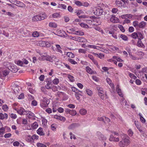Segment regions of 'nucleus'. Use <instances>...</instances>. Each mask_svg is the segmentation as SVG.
I'll list each match as a JSON object with an SVG mask.
<instances>
[{
  "label": "nucleus",
  "instance_id": "nucleus-60",
  "mask_svg": "<svg viewBox=\"0 0 147 147\" xmlns=\"http://www.w3.org/2000/svg\"><path fill=\"white\" fill-rule=\"evenodd\" d=\"M58 119H59L60 120L63 121H65L66 120V119L65 117L63 116H59Z\"/></svg>",
  "mask_w": 147,
  "mask_h": 147
},
{
  "label": "nucleus",
  "instance_id": "nucleus-47",
  "mask_svg": "<svg viewBox=\"0 0 147 147\" xmlns=\"http://www.w3.org/2000/svg\"><path fill=\"white\" fill-rule=\"evenodd\" d=\"M32 36L34 37H38L39 36V34L37 32H34L32 33Z\"/></svg>",
  "mask_w": 147,
  "mask_h": 147
},
{
  "label": "nucleus",
  "instance_id": "nucleus-12",
  "mask_svg": "<svg viewBox=\"0 0 147 147\" xmlns=\"http://www.w3.org/2000/svg\"><path fill=\"white\" fill-rule=\"evenodd\" d=\"M110 21L113 23H116L119 22V20L118 18L115 17V16H112V17L111 18Z\"/></svg>",
  "mask_w": 147,
  "mask_h": 147
},
{
  "label": "nucleus",
  "instance_id": "nucleus-32",
  "mask_svg": "<svg viewBox=\"0 0 147 147\" xmlns=\"http://www.w3.org/2000/svg\"><path fill=\"white\" fill-rule=\"evenodd\" d=\"M139 115L140 117V121L143 123H144L146 122L145 119L142 116L141 113H139L138 114Z\"/></svg>",
  "mask_w": 147,
  "mask_h": 147
},
{
  "label": "nucleus",
  "instance_id": "nucleus-17",
  "mask_svg": "<svg viewBox=\"0 0 147 147\" xmlns=\"http://www.w3.org/2000/svg\"><path fill=\"white\" fill-rule=\"evenodd\" d=\"M116 89L119 95L121 97H122L123 96V95L121 92V89L119 88L118 85L117 86Z\"/></svg>",
  "mask_w": 147,
  "mask_h": 147
},
{
  "label": "nucleus",
  "instance_id": "nucleus-15",
  "mask_svg": "<svg viewBox=\"0 0 147 147\" xmlns=\"http://www.w3.org/2000/svg\"><path fill=\"white\" fill-rule=\"evenodd\" d=\"M37 133L40 136H44L45 134L43 131L42 128H39L37 131Z\"/></svg>",
  "mask_w": 147,
  "mask_h": 147
},
{
  "label": "nucleus",
  "instance_id": "nucleus-37",
  "mask_svg": "<svg viewBox=\"0 0 147 147\" xmlns=\"http://www.w3.org/2000/svg\"><path fill=\"white\" fill-rule=\"evenodd\" d=\"M38 126V125L37 122H35L34 123H33L32 125V127L33 129L36 128Z\"/></svg>",
  "mask_w": 147,
  "mask_h": 147
},
{
  "label": "nucleus",
  "instance_id": "nucleus-55",
  "mask_svg": "<svg viewBox=\"0 0 147 147\" xmlns=\"http://www.w3.org/2000/svg\"><path fill=\"white\" fill-rule=\"evenodd\" d=\"M16 63L18 65L20 66H22V65L23 64V62L20 60L17 61Z\"/></svg>",
  "mask_w": 147,
  "mask_h": 147
},
{
  "label": "nucleus",
  "instance_id": "nucleus-9",
  "mask_svg": "<svg viewBox=\"0 0 147 147\" xmlns=\"http://www.w3.org/2000/svg\"><path fill=\"white\" fill-rule=\"evenodd\" d=\"M103 10L100 8H96L94 13L97 16H99L102 15L103 13Z\"/></svg>",
  "mask_w": 147,
  "mask_h": 147
},
{
  "label": "nucleus",
  "instance_id": "nucleus-45",
  "mask_svg": "<svg viewBox=\"0 0 147 147\" xmlns=\"http://www.w3.org/2000/svg\"><path fill=\"white\" fill-rule=\"evenodd\" d=\"M80 25L82 27L84 28H89L88 26L87 25L85 24L81 23L80 24Z\"/></svg>",
  "mask_w": 147,
  "mask_h": 147
},
{
  "label": "nucleus",
  "instance_id": "nucleus-46",
  "mask_svg": "<svg viewBox=\"0 0 147 147\" xmlns=\"http://www.w3.org/2000/svg\"><path fill=\"white\" fill-rule=\"evenodd\" d=\"M68 61H69L72 64H77V63L74 61L73 59H68Z\"/></svg>",
  "mask_w": 147,
  "mask_h": 147
},
{
  "label": "nucleus",
  "instance_id": "nucleus-4",
  "mask_svg": "<svg viewBox=\"0 0 147 147\" xmlns=\"http://www.w3.org/2000/svg\"><path fill=\"white\" fill-rule=\"evenodd\" d=\"M49 101L46 98H44L41 101L40 106L42 107H46L49 103Z\"/></svg>",
  "mask_w": 147,
  "mask_h": 147
},
{
  "label": "nucleus",
  "instance_id": "nucleus-18",
  "mask_svg": "<svg viewBox=\"0 0 147 147\" xmlns=\"http://www.w3.org/2000/svg\"><path fill=\"white\" fill-rule=\"evenodd\" d=\"M14 109L16 110L18 113L20 115L23 114L24 111L25 110V109L22 107H20V109L18 110H17L16 108H14Z\"/></svg>",
  "mask_w": 147,
  "mask_h": 147
},
{
  "label": "nucleus",
  "instance_id": "nucleus-10",
  "mask_svg": "<svg viewBox=\"0 0 147 147\" xmlns=\"http://www.w3.org/2000/svg\"><path fill=\"white\" fill-rule=\"evenodd\" d=\"M45 41H36L35 42V44L41 47H45Z\"/></svg>",
  "mask_w": 147,
  "mask_h": 147
},
{
  "label": "nucleus",
  "instance_id": "nucleus-42",
  "mask_svg": "<svg viewBox=\"0 0 147 147\" xmlns=\"http://www.w3.org/2000/svg\"><path fill=\"white\" fill-rule=\"evenodd\" d=\"M128 53L130 55V57L132 60H136L137 59H138L136 57L134 56L133 55H130V53L129 52H128Z\"/></svg>",
  "mask_w": 147,
  "mask_h": 147
},
{
  "label": "nucleus",
  "instance_id": "nucleus-3",
  "mask_svg": "<svg viewBox=\"0 0 147 147\" xmlns=\"http://www.w3.org/2000/svg\"><path fill=\"white\" fill-rule=\"evenodd\" d=\"M9 2L12 4L21 7H23L24 5V4L22 2L16 0H9Z\"/></svg>",
  "mask_w": 147,
  "mask_h": 147
},
{
  "label": "nucleus",
  "instance_id": "nucleus-44",
  "mask_svg": "<svg viewBox=\"0 0 147 147\" xmlns=\"http://www.w3.org/2000/svg\"><path fill=\"white\" fill-rule=\"evenodd\" d=\"M37 146L38 147H47L45 145L40 143H37Z\"/></svg>",
  "mask_w": 147,
  "mask_h": 147
},
{
  "label": "nucleus",
  "instance_id": "nucleus-5",
  "mask_svg": "<svg viewBox=\"0 0 147 147\" xmlns=\"http://www.w3.org/2000/svg\"><path fill=\"white\" fill-rule=\"evenodd\" d=\"M97 89L98 90V94L102 100L104 99V92L103 90V88L100 87H97Z\"/></svg>",
  "mask_w": 147,
  "mask_h": 147
},
{
  "label": "nucleus",
  "instance_id": "nucleus-51",
  "mask_svg": "<svg viewBox=\"0 0 147 147\" xmlns=\"http://www.w3.org/2000/svg\"><path fill=\"white\" fill-rule=\"evenodd\" d=\"M128 134L129 136H131L133 135V132L132 130L130 129L128 131Z\"/></svg>",
  "mask_w": 147,
  "mask_h": 147
},
{
  "label": "nucleus",
  "instance_id": "nucleus-53",
  "mask_svg": "<svg viewBox=\"0 0 147 147\" xmlns=\"http://www.w3.org/2000/svg\"><path fill=\"white\" fill-rule=\"evenodd\" d=\"M133 25L135 27L138 26V22L137 21H134L133 23Z\"/></svg>",
  "mask_w": 147,
  "mask_h": 147
},
{
  "label": "nucleus",
  "instance_id": "nucleus-2",
  "mask_svg": "<svg viewBox=\"0 0 147 147\" xmlns=\"http://www.w3.org/2000/svg\"><path fill=\"white\" fill-rule=\"evenodd\" d=\"M114 134V135H111L110 136L109 139V141L114 142H118L119 141V138L116 137V136L119 135V134L116 132H114L113 133Z\"/></svg>",
  "mask_w": 147,
  "mask_h": 147
},
{
  "label": "nucleus",
  "instance_id": "nucleus-52",
  "mask_svg": "<svg viewBox=\"0 0 147 147\" xmlns=\"http://www.w3.org/2000/svg\"><path fill=\"white\" fill-rule=\"evenodd\" d=\"M118 27L119 29L122 32H125V30H124L123 27L122 25H119Z\"/></svg>",
  "mask_w": 147,
  "mask_h": 147
},
{
  "label": "nucleus",
  "instance_id": "nucleus-7",
  "mask_svg": "<svg viewBox=\"0 0 147 147\" xmlns=\"http://www.w3.org/2000/svg\"><path fill=\"white\" fill-rule=\"evenodd\" d=\"M53 62L54 61L55 62V65L57 66V67H60L61 66L60 64V61L59 60L58 58L56 57L55 56H52Z\"/></svg>",
  "mask_w": 147,
  "mask_h": 147
},
{
  "label": "nucleus",
  "instance_id": "nucleus-16",
  "mask_svg": "<svg viewBox=\"0 0 147 147\" xmlns=\"http://www.w3.org/2000/svg\"><path fill=\"white\" fill-rule=\"evenodd\" d=\"M121 18L123 19H127L128 18H130L132 17V15L131 14H127L123 15L121 16Z\"/></svg>",
  "mask_w": 147,
  "mask_h": 147
},
{
  "label": "nucleus",
  "instance_id": "nucleus-50",
  "mask_svg": "<svg viewBox=\"0 0 147 147\" xmlns=\"http://www.w3.org/2000/svg\"><path fill=\"white\" fill-rule=\"evenodd\" d=\"M70 114L72 115H75L76 114V112L74 110H71Z\"/></svg>",
  "mask_w": 147,
  "mask_h": 147
},
{
  "label": "nucleus",
  "instance_id": "nucleus-54",
  "mask_svg": "<svg viewBox=\"0 0 147 147\" xmlns=\"http://www.w3.org/2000/svg\"><path fill=\"white\" fill-rule=\"evenodd\" d=\"M51 86L52 84L51 83H48L45 86L46 88L48 89H50Z\"/></svg>",
  "mask_w": 147,
  "mask_h": 147
},
{
  "label": "nucleus",
  "instance_id": "nucleus-1",
  "mask_svg": "<svg viewBox=\"0 0 147 147\" xmlns=\"http://www.w3.org/2000/svg\"><path fill=\"white\" fill-rule=\"evenodd\" d=\"M129 138V137L127 135L125 134L122 141L119 142V145L121 147L128 146L130 143Z\"/></svg>",
  "mask_w": 147,
  "mask_h": 147
},
{
  "label": "nucleus",
  "instance_id": "nucleus-56",
  "mask_svg": "<svg viewBox=\"0 0 147 147\" xmlns=\"http://www.w3.org/2000/svg\"><path fill=\"white\" fill-rule=\"evenodd\" d=\"M86 47L90 48H93L94 49H97L96 46L94 45H87Z\"/></svg>",
  "mask_w": 147,
  "mask_h": 147
},
{
  "label": "nucleus",
  "instance_id": "nucleus-48",
  "mask_svg": "<svg viewBox=\"0 0 147 147\" xmlns=\"http://www.w3.org/2000/svg\"><path fill=\"white\" fill-rule=\"evenodd\" d=\"M68 38L70 39H72L74 40H75L76 41L77 40V39H78V36H75V37H72L71 36H68Z\"/></svg>",
  "mask_w": 147,
  "mask_h": 147
},
{
  "label": "nucleus",
  "instance_id": "nucleus-63",
  "mask_svg": "<svg viewBox=\"0 0 147 147\" xmlns=\"http://www.w3.org/2000/svg\"><path fill=\"white\" fill-rule=\"evenodd\" d=\"M37 102L35 100L32 101V105L34 106H36L37 105Z\"/></svg>",
  "mask_w": 147,
  "mask_h": 147
},
{
  "label": "nucleus",
  "instance_id": "nucleus-22",
  "mask_svg": "<svg viewBox=\"0 0 147 147\" xmlns=\"http://www.w3.org/2000/svg\"><path fill=\"white\" fill-rule=\"evenodd\" d=\"M29 138L30 139V141H32L34 139H38V136L36 135H34L32 137L30 136H29Z\"/></svg>",
  "mask_w": 147,
  "mask_h": 147
},
{
  "label": "nucleus",
  "instance_id": "nucleus-26",
  "mask_svg": "<svg viewBox=\"0 0 147 147\" xmlns=\"http://www.w3.org/2000/svg\"><path fill=\"white\" fill-rule=\"evenodd\" d=\"M137 46L139 47H143L144 45L142 43L141 39H139L137 43Z\"/></svg>",
  "mask_w": 147,
  "mask_h": 147
},
{
  "label": "nucleus",
  "instance_id": "nucleus-35",
  "mask_svg": "<svg viewBox=\"0 0 147 147\" xmlns=\"http://www.w3.org/2000/svg\"><path fill=\"white\" fill-rule=\"evenodd\" d=\"M74 34H75L78 35H83L84 34V33L80 31H78L76 32L75 33H74Z\"/></svg>",
  "mask_w": 147,
  "mask_h": 147
},
{
  "label": "nucleus",
  "instance_id": "nucleus-59",
  "mask_svg": "<svg viewBox=\"0 0 147 147\" xmlns=\"http://www.w3.org/2000/svg\"><path fill=\"white\" fill-rule=\"evenodd\" d=\"M2 108L4 111H6L8 109V107L6 105H3Z\"/></svg>",
  "mask_w": 147,
  "mask_h": 147
},
{
  "label": "nucleus",
  "instance_id": "nucleus-30",
  "mask_svg": "<svg viewBox=\"0 0 147 147\" xmlns=\"http://www.w3.org/2000/svg\"><path fill=\"white\" fill-rule=\"evenodd\" d=\"M39 17L40 18V21L44 20L45 19L46 17V15L45 14H42L39 15Z\"/></svg>",
  "mask_w": 147,
  "mask_h": 147
},
{
  "label": "nucleus",
  "instance_id": "nucleus-24",
  "mask_svg": "<svg viewBox=\"0 0 147 147\" xmlns=\"http://www.w3.org/2000/svg\"><path fill=\"white\" fill-rule=\"evenodd\" d=\"M56 46L57 49H56V51L57 52L59 53H62V51L61 49V48L60 46L59 45H56Z\"/></svg>",
  "mask_w": 147,
  "mask_h": 147
},
{
  "label": "nucleus",
  "instance_id": "nucleus-23",
  "mask_svg": "<svg viewBox=\"0 0 147 147\" xmlns=\"http://www.w3.org/2000/svg\"><path fill=\"white\" fill-rule=\"evenodd\" d=\"M78 124L76 123H73L69 125L68 128L69 129H73L78 126Z\"/></svg>",
  "mask_w": 147,
  "mask_h": 147
},
{
  "label": "nucleus",
  "instance_id": "nucleus-28",
  "mask_svg": "<svg viewBox=\"0 0 147 147\" xmlns=\"http://www.w3.org/2000/svg\"><path fill=\"white\" fill-rule=\"evenodd\" d=\"M49 26L52 28H56L57 27V25L55 22H51L49 23Z\"/></svg>",
  "mask_w": 147,
  "mask_h": 147
},
{
  "label": "nucleus",
  "instance_id": "nucleus-13",
  "mask_svg": "<svg viewBox=\"0 0 147 147\" xmlns=\"http://www.w3.org/2000/svg\"><path fill=\"white\" fill-rule=\"evenodd\" d=\"M39 15H37L33 17L32 19V20L33 22H36L40 21V18Z\"/></svg>",
  "mask_w": 147,
  "mask_h": 147
},
{
  "label": "nucleus",
  "instance_id": "nucleus-21",
  "mask_svg": "<svg viewBox=\"0 0 147 147\" xmlns=\"http://www.w3.org/2000/svg\"><path fill=\"white\" fill-rule=\"evenodd\" d=\"M146 25V22H144L142 21L139 23L138 27L140 28H143L145 27Z\"/></svg>",
  "mask_w": 147,
  "mask_h": 147
},
{
  "label": "nucleus",
  "instance_id": "nucleus-11",
  "mask_svg": "<svg viewBox=\"0 0 147 147\" xmlns=\"http://www.w3.org/2000/svg\"><path fill=\"white\" fill-rule=\"evenodd\" d=\"M97 134L100 140H105L106 138L100 132H97Z\"/></svg>",
  "mask_w": 147,
  "mask_h": 147
},
{
  "label": "nucleus",
  "instance_id": "nucleus-64",
  "mask_svg": "<svg viewBox=\"0 0 147 147\" xmlns=\"http://www.w3.org/2000/svg\"><path fill=\"white\" fill-rule=\"evenodd\" d=\"M141 72H142L143 73H147V67L144 68L142 69V71H140V73Z\"/></svg>",
  "mask_w": 147,
  "mask_h": 147
},
{
  "label": "nucleus",
  "instance_id": "nucleus-36",
  "mask_svg": "<svg viewBox=\"0 0 147 147\" xmlns=\"http://www.w3.org/2000/svg\"><path fill=\"white\" fill-rule=\"evenodd\" d=\"M71 89L73 91L75 92V93H76L77 94H78V93H79V92H81V91H79L76 88H75L74 87H72Z\"/></svg>",
  "mask_w": 147,
  "mask_h": 147
},
{
  "label": "nucleus",
  "instance_id": "nucleus-62",
  "mask_svg": "<svg viewBox=\"0 0 147 147\" xmlns=\"http://www.w3.org/2000/svg\"><path fill=\"white\" fill-rule=\"evenodd\" d=\"M129 76L131 78H133L134 79L136 78V77L133 74L131 73H129Z\"/></svg>",
  "mask_w": 147,
  "mask_h": 147
},
{
  "label": "nucleus",
  "instance_id": "nucleus-57",
  "mask_svg": "<svg viewBox=\"0 0 147 147\" xmlns=\"http://www.w3.org/2000/svg\"><path fill=\"white\" fill-rule=\"evenodd\" d=\"M75 4L78 6H80L83 5L82 3L79 1H77L75 2Z\"/></svg>",
  "mask_w": 147,
  "mask_h": 147
},
{
  "label": "nucleus",
  "instance_id": "nucleus-25",
  "mask_svg": "<svg viewBox=\"0 0 147 147\" xmlns=\"http://www.w3.org/2000/svg\"><path fill=\"white\" fill-rule=\"evenodd\" d=\"M86 70L87 72L89 74H92L94 73V71L88 66H87L86 67Z\"/></svg>",
  "mask_w": 147,
  "mask_h": 147
},
{
  "label": "nucleus",
  "instance_id": "nucleus-38",
  "mask_svg": "<svg viewBox=\"0 0 147 147\" xmlns=\"http://www.w3.org/2000/svg\"><path fill=\"white\" fill-rule=\"evenodd\" d=\"M120 37L123 40L126 41L127 40L128 37L126 36L123 35L121 34L120 35Z\"/></svg>",
  "mask_w": 147,
  "mask_h": 147
},
{
  "label": "nucleus",
  "instance_id": "nucleus-14",
  "mask_svg": "<svg viewBox=\"0 0 147 147\" xmlns=\"http://www.w3.org/2000/svg\"><path fill=\"white\" fill-rule=\"evenodd\" d=\"M8 117V115L7 114L5 113L4 114L2 113H0V119L3 120L4 119H7Z\"/></svg>",
  "mask_w": 147,
  "mask_h": 147
},
{
  "label": "nucleus",
  "instance_id": "nucleus-49",
  "mask_svg": "<svg viewBox=\"0 0 147 147\" xmlns=\"http://www.w3.org/2000/svg\"><path fill=\"white\" fill-rule=\"evenodd\" d=\"M53 82L54 84L57 85L59 82V80L57 78H55L53 80Z\"/></svg>",
  "mask_w": 147,
  "mask_h": 147
},
{
  "label": "nucleus",
  "instance_id": "nucleus-33",
  "mask_svg": "<svg viewBox=\"0 0 147 147\" xmlns=\"http://www.w3.org/2000/svg\"><path fill=\"white\" fill-rule=\"evenodd\" d=\"M9 73V70H5L3 71V75L4 76H7L8 74Z\"/></svg>",
  "mask_w": 147,
  "mask_h": 147
},
{
  "label": "nucleus",
  "instance_id": "nucleus-34",
  "mask_svg": "<svg viewBox=\"0 0 147 147\" xmlns=\"http://www.w3.org/2000/svg\"><path fill=\"white\" fill-rule=\"evenodd\" d=\"M67 55L69 57L73 58L74 57V55L71 52H69L67 53Z\"/></svg>",
  "mask_w": 147,
  "mask_h": 147
},
{
  "label": "nucleus",
  "instance_id": "nucleus-20",
  "mask_svg": "<svg viewBox=\"0 0 147 147\" xmlns=\"http://www.w3.org/2000/svg\"><path fill=\"white\" fill-rule=\"evenodd\" d=\"M115 3L119 7H121L124 6V5L123 4L121 0H116Z\"/></svg>",
  "mask_w": 147,
  "mask_h": 147
},
{
  "label": "nucleus",
  "instance_id": "nucleus-40",
  "mask_svg": "<svg viewBox=\"0 0 147 147\" xmlns=\"http://www.w3.org/2000/svg\"><path fill=\"white\" fill-rule=\"evenodd\" d=\"M131 36L133 38L136 39L138 37V34L137 32H134L132 33L131 35Z\"/></svg>",
  "mask_w": 147,
  "mask_h": 147
},
{
  "label": "nucleus",
  "instance_id": "nucleus-27",
  "mask_svg": "<svg viewBox=\"0 0 147 147\" xmlns=\"http://www.w3.org/2000/svg\"><path fill=\"white\" fill-rule=\"evenodd\" d=\"M80 114L82 115H86L87 113L86 110L84 109H82L80 111Z\"/></svg>",
  "mask_w": 147,
  "mask_h": 147
},
{
  "label": "nucleus",
  "instance_id": "nucleus-6",
  "mask_svg": "<svg viewBox=\"0 0 147 147\" xmlns=\"http://www.w3.org/2000/svg\"><path fill=\"white\" fill-rule=\"evenodd\" d=\"M8 65L9 64L10 65L8 67V68L13 73H16L17 72L18 70V69L17 68V67L13 64L10 63H8Z\"/></svg>",
  "mask_w": 147,
  "mask_h": 147
},
{
  "label": "nucleus",
  "instance_id": "nucleus-8",
  "mask_svg": "<svg viewBox=\"0 0 147 147\" xmlns=\"http://www.w3.org/2000/svg\"><path fill=\"white\" fill-rule=\"evenodd\" d=\"M19 88H20V87H18V85L16 84L12 87V89H13L14 92L15 93L17 94L19 92H20V90Z\"/></svg>",
  "mask_w": 147,
  "mask_h": 147
},
{
  "label": "nucleus",
  "instance_id": "nucleus-58",
  "mask_svg": "<svg viewBox=\"0 0 147 147\" xmlns=\"http://www.w3.org/2000/svg\"><path fill=\"white\" fill-rule=\"evenodd\" d=\"M3 34L7 37H8L9 36V34L8 32H6L5 30L3 31Z\"/></svg>",
  "mask_w": 147,
  "mask_h": 147
},
{
  "label": "nucleus",
  "instance_id": "nucleus-31",
  "mask_svg": "<svg viewBox=\"0 0 147 147\" xmlns=\"http://www.w3.org/2000/svg\"><path fill=\"white\" fill-rule=\"evenodd\" d=\"M86 93H87V94L89 96H92V91L89 89H87L86 90Z\"/></svg>",
  "mask_w": 147,
  "mask_h": 147
},
{
  "label": "nucleus",
  "instance_id": "nucleus-43",
  "mask_svg": "<svg viewBox=\"0 0 147 147\" xmlns=\"http://www.w3.org/2000/svg\"><path fill=\"white\" fill-rule=\"evenodd\" d=\"M53 59L52 56L51 57L49 56H48L46 58V59L47 60L51 62H53Z\"/></svg>",
  "mask_w": 147,
  "mask_h": 147
},
{
  "label": "nucleus",
  "instance_id": "nucleus-39",
  "mask_svg": "<svg viewBox=\"0 0 147 147\" xmlns=\"http://www.w3.org/2000/svg\"><path fill=\"white\" fill-rule=\"evenodd\" d=\"M60 16L59 13H55L52 15V16L54 18H56L60 17Z\"/></svg>",
  "mask_w": 147,
  "mask_h": 147
},
{
  "label": "nucleus",
  "instance_id": "nucleus-61",
  "mask_svg": "<svg viewBox=\"0 0 147 147\" xmlns=\"http://www.w3.org/2000/svg\"><path fill=\"white\" fill-rule=\"evenodd\" d=\"M78 52L80 53H86V50L83 49H80L78 50Z\"/></svg>",
  "mask_w": 147,
  "mask_h": 147
},
{
  "label": "nucleus",
  "instance_id": "nucleus-19",
  "mask_svg": "<svg viewBox=\"0 0 147 147\" xmlns=\"http://www.w3.org/2000/svg\"><path fill=\"white\" fill-rule=\"evenodd\" d=\"M78 39L77 40V41L82 42H87V40L86 39L83 38L81 37L78 36Z\"/></svg>",
  "mask_w": 147,
  "mask_h": 147
},
{
  "label": "nucleus",
  "instance_id": "nucleus-29",
  "mask_svg": "<svg viewBox=\"0 0 147 147\" xmlns=\"http://www.w3.org/2000/svg\"><path fill=\"white\" fill-rule=\"evenodd\" d=\"M137 34H138V37L139 39H142L143 38V37L142 34L140 32H137Z\"/></svg>",
  "mask_w": 147,
  "mask_h": 147
},
{
  "label": "nucleus",
  "instance_id": "nucleus-41",
  "mask_svg": "<svg viewBox=\"0 0 147 147\" xmlns=\"http://www.w3.org/2000/svg\"><path fill=\"white\" fill-rule=\"evenodd\" d=\"M113 57L114 59L117 60L118 61L122 62L123 61V60L119 57L116 56H113Z\"/></svg>",
  "mask_w": 147,
  "mask_h": 147
}]
</instances>
